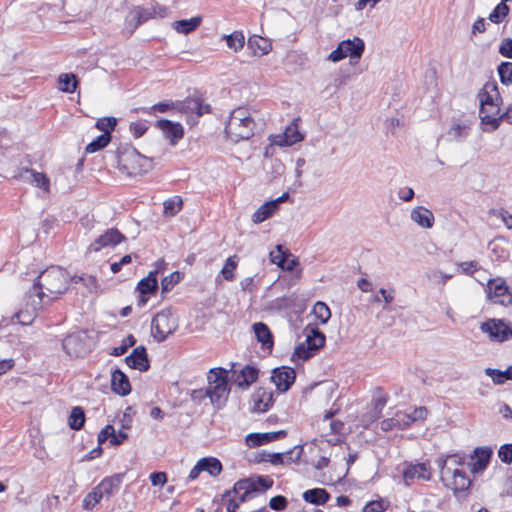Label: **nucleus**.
<instances>
[{"mask_svg":"<svg viewBox=\"0 0 512 512\" xmlns=\"http://www.w3.org/2000/svg\"><path fill=\"white\" fill-rule=\"evenodd\" d=\"M104 498L102 493L98 490L97 486L86 495L83 499V508L85 510H92Z\"/></svg>","mask_w":512,"mask_h":512,"instance_id":"nucleus-47","label":"nucleus"},{"mask_svg":"<svg viewBox=\"0 0 512 512\" xmlns=\"http://www.w3.org/2000/svg\"><path fill=\"white\" fill-rule=\"evenodd\" d=\"M298 119H295L289 126L286 127L283 134L277 135L274 138V143L278 146H292L304 139L303 134L299 131L297 124Z\"/></svg>","mask_w":512,"mask_h":512,"instance_id":"nucleus-18","label":"nucleus"},{"mask_svg":"<svg viewBox=\"0 0 512 512\" xmlns=\"http://www.w3.org/2000/svg\"><path fill=\"white\" fill-rule=\"evenodd\" d=\"M69 281L68 273L58 266H51L42 271L27 295L32 298L33 309L42 308L58 299L67 291Z\"/></svg>","mask_w":512,"mask_h":512,"instance_id":"nucleus-1","label":"nucleus"},{"mask_svg":"<svg viewBox=\"0 0 512 512\" xmlns=\"http://www.w3.org/2000/svg\"><path fill=\"white\" fill-rule=\"evenodd\" d=\"M498 456L504 463L512 462V444H504L498 451Z\"/></svg>","mask_w":512,"mask_h":512,"instance_id":"nucleus-63","label":"nucleus"},{"mask_svg":"<svg viewBox=\"0 0 512 512\" xmlns=\"http://www.w3.org/2000/svg\"><path fill=\"white\" fill-rule=\"evenodd\" d=\"M314 349H310V346L307 345V343L304 341L303 343L299 344L296 348H295V352L294 354L299 358V359H303V360H307L309 359L310 357H312L313 353H314Z\"/></svg>","mask_w":512,"mask_h":512,"instance_id":"nucleus-59","label":"nucleus"},{"mask_svg":"<svg viewBox=\"0 0 512 512\" xmlns=\"http://www.w3.org/2000/svg\"><path fill=\"white\" fill-rule=\"evenodd\" d=\"M464 464V458L458 454L448 455L445 459H440L438 461V465L441 468V465H445L446 467L459 468Z\"/></svg>","mask_w":512,"mask_h":512,"instance_id":"nucleus-54","label":"nucleus"},{"mask_svg":"<svg viewBox=\"0 0 512 512\" xmlns=\"http://www.w3.org/2000/svg\"><path fill=\"white\" fill-rule=\"evenodd\" d=\"M410 217L412 221L422 228L430 229L434 225L435 219L433 213L423 206H418L412 209Z\"/></svg>","mask_w":512,"mask_h":512,"instance_id":"nucleus-28","label":"nucleus"},{"mask_svg":"<svg viewBox=\"0 0 512 512\" xmlns=\"http://www.w3.org/2000/svg\"><path fill=\"white\" fill-rule=\"evenodd\" d=\"M430 466L427 463L410 464L403 471V480L409 485L415 479L429 480Z\"/></svg>","mask_w":512,"mask_h":512,"instance_id":"nucleus-19","label":"nucleus"},{"mask_svg":"<svg viewBox=\"0 0 512 512\" xmlns=\"http://www.w3.org/2000/svg\"><path fill=\"white\" fill-rule=\"evenodd\" d=\"M411 425V419L409 418L408 412L398 411L393 417L384 419L381 424V430L384 432L391 431L393 429L403 430Z\"/></svg>","mask_w":512,"mask_h":512,"instance_id":"nucleus-21","label":"nucleus"},{"mask_svg":"<svg viewBox=\"0 0 512 512\" xmlns=\"http://www.w3.org/2000/svg\"><path fill=\"white\" fill-rule=\"evenodd\" d=\"M248 44L255 51L259 50L261 55L268 54L271 49V44L266 39L258 36L250 37Z\"/></svg>","mask_w":512,"mask_h":512,"instance_id":"nucleus-45","label":"nucleus"},{"mask_svg":"<svg viewBox=\"0 0 512 512\" xmlns=\"http://www.w3.org/2000/svg\"><path fill=\"white\" fill-rule=\"evenodd\" d=\"M385 509L386 505L383 501L374 500L364 506L363 512H383Z\"/></svg>","mask_w":512,"mask_h":512,"instance_id":"nucleus-64","label":"nucleus"},{"mask_svg":"<svg viewBox=\"0 0 512 512\" xmlns=\"http://www.w3.org/2000/svg\"><path fill=\"white\" fill-rule=\"evenodd\" d=\"M111 141V135L108 133H103L102 135L98 136L95 140L90 142L86 148V153H95L97 151L102 150L105 148Z\"/></svg>","mask_w":512,"mask_h":512,"instance_id":"nucleus-43","label":"nucleus"},{"mask_svg":"<svg viewBox=\"0 0 512 512\" xmlns=\"http://www.w3.org/2000/svg\"><path fill=\"white\" fill-rule=\"evenodd\" d=\"M40 308H35L33 309V305H32V298H29L28 297V302H27V305H26V309L25 310H20L19 312H17L15 314V317L18 319V322L22 325H29L33 322L35 316H36V311L39 310Z\"/></svg>","mask_w":512,"mask_h":512,"instance_id":"nucleus-37","label":"nucleus"},{"mask_svg":"<svg viewBox=\"0 0 512 512\" xmlns=\"http://www.w3.org/2000/svg\"><path fill=\"white\" fill-rule=\"evenodd\" d=\"M119 166L128 176H138L152 170L153 160L129 148L119 156Z\"/></svg>","mask_w":512,"mask_h":512,"instance_id":"nucleus-5","label":"nucleus"},{"mask_svg":"<svg viewBox=\"0 0 512 512\" xmlns=\"http://www.w3.org/2000/svg\"><path fill=\"white\" fill-rule=\"evenodd\" d=\"M202 17L195 16L190 19H181L172 23L173 29L181 34H189L195 31L201 24Z\"/></svg>","mask_w":512,"mask_h":512,"instance_id":"nucleus-31","label":"nucleus"},{"mask_svg":"<svg viewBox=\"0 0 512 512\" xmlns=\"http://www.w3.org/2000/svg\"><path fill=\"white\" fill-rule=\"evenodd\" d=\"M258 378V370L252 366L244 367L236 376L235 382L239 387L247 388Z\"/></svg>","mask_w":512,"mask_h":512,"instance_id":"nucleus-34","label":"nucleus"},{"mask_svg":"<svg viewBox=\"0 0 512 512\" xmlns=\"http://www.w3.org/2000/svg\"><path fill=\"white\" fill-rule=\"evenodd\" d=\"M256 123L253 112L248 107H237L231 113L225 126L228 138L237 143L254 135Z\"/></svg>","mask_w":512,"mask_h":512,"instance_id":"nucleus-3","label":"nucleus"},{"mask_svg":"<svg viewBox=\"0 0 512 512\" xmlns=\"http://www.w3.org/2000/svg\"><path fill=\"white\" fill-rule=\"evenodd\" d=\"M178 328V317L171 308L158 312L152 319L151 334L157 342L164 341Z\"/></svg>","mask_w":512,"mask_h":512,"instance_id":"nucleus-6","label":"nucleus"},{"mask_svg":"<svg viewBox=\"0 0 512 512\" xmlns=\"http://www.w3.org/2000/svg\"><path fill=\"white\" fill-rule=\"evenodd\" d=\"M313 313L322 324H326L331 317V311L324 302H317L313 307Z\"/></svg>","mask_w":512,"mask_h":512,"instance_id":"nucleus-50","label":"nucleus"},{"mask_svg":"<svg viewBox=\"0 0 512 512\" xmlns=\"http://www.w3.org/2000/svg\"><path fill=\"white\" fill-rule=\"evenodd\" d=\"M488 298L494 303L509 305L512 303V292L502 279H494L488 282Z\"/></svg>","mask_w":512,"mask_h":512,"instance_id":"nucleus-11","label":"nucleus"},{"mask_svg":"<svg viewBox=\"0 0 512 512\" xmlns=\"http://www.w3.org/2000/svg\"><path fill=\"white\" fill-rule=\"evenodd\" d=\"M502 104H480L479 117L484 125L490 127L491 131L500 126V107Z\"/></svg>","mask_w":512,"mask_h":512,"instance_id":"nucleus-17","label":"nucleus"},{"mask_svg":"<svg viewBox=\"0 0 512 512\" xmlns=\"http://www.w3.org/2000/svg\"><path fill=\"white\" fill-rule=\"evenodd\" d=\"M174 107V104L172 102H161L158 104H155L151 107H141V108H135L134 112H143L148 114H156L159 113H165L166 111L172 109Z\"/></svg>","mask_w":512,"mask_h":512,"instance_id":"nucleus-48","label":"nucleus"},{"mask_svg":"<svg viewBox=\"0 0 512 512\" xmlns=\"http://www.w3.org/2000/svg\"><path fill=\"white\" fill-rule=\"evenodd\" d=\"M388 401V396L382 391L381 388H377L373 395L372 403L374 406V412L371 416V421H375L381 416L382 410Z\"/></svg>","mask_w":512,"mask_h":512,"instance_id":"nucleus-36","label":"nucleus"},{"mask_svg":"<svg viewBox=\"0 0 512 512\" xmlns=\"http://www.w3.org/2000/svg\"><path fill=\"white\" fill-rule=\"evenodd\" d=\"M125 236L117 229L111 228L100 235L90 246L89 250L98 252L105 247H114L124 241Z\"/></svg>","mask_w":512,"mask_h":512,"instance_id":"nucleus-14","label":"nucleus"},{"mask_svg":"<svg viewBox=\"0 0 512 512\" xmlns=\"http://www.w3.org/2000/svg\"><path fill=\"white\" fill-rule=\"evenodd\" d=\"M122 482V475L115 474L111 477L104 478L98 485V490L102 493L104 497L109 498L114 493L119 490V487Z\"/></svg>","mask_w":512,"mask_h":512,"instance_id":"nucleus-30","label":"nucleus"},{"mask_svg":"<svg viewBox=\"0 0 512 512\" xmlns=\"http://www.w3.org/2000/svg\"><path fill=\"white\" fill-rule=\"evenodd\" d=\"M135 344V338L132 335H128L124 340V344L115 347L113 349L112 355L121 356L124 355L128 349V347L133 346Z\"/></svg>","mask_w":512,"mask_h":512,"instance_id":"nucleus-60","label":"nucleus"},{"mask_svg":"<svg viewBox=\"0 0 512 512\" xmlns=\"http://www.w3.org/2000/svg\"><path fill=\"white\" fill-rule=\"evenodd\" d=\"M255 336L259 342L266 348H272L273 338L272 333L268 326L262 322L255 323L253 325Z\"/></svg>","mask_w":512,"mask_h":512,"instance_id":"nucleus-35","label":"nucleus"},{"mask_svg":"<svg viewBox=\"0 0 512 512\" xmlns=\"http://www.w3.org/2000/svg\"><path fill=\"white\" fill-rule=\"evenodd\" d=\"M179 280H180L179 272H173L170 275L166 276L161 282L162 291L163 292L170 291L175 286V284H177L179 282Z\"/></svg>","mask_w":512,"mask_h":512,"instance_id":"nucleus-56","label":"nucleus"},{"mask_svg":"<svg viewBox=\"0 0 512 512\" xmlns=\"http://www.w3.org/2000/svg\"><path fill=\"white\" fill-rule=\"evenodd\" d=\"M498 74L503 85L512 84V62H502L498 66Z\"/></svg>","mask_w":512,"mask_h":512,"instance_id":"nucleus-49","label":"nucleus"},{"mask_svg":"<svg viewBox=\"0 0 512 512\" xmlns=\"http://www.w3.org/2000/svg\"><path fill=\"white\" fill-rule=\"evenodd\" d=\"M167 15V8L162 6H151V7H134L125 18V29L132 34L138 26L145 23L149 19L156 17L163 18Z\"/></svg>","mask_w":512,"mask_h":512,"instance_id":"nucleus-7","label":"nucleus"},{"mask_svg":"<svg viewBox=\"0 0 512 512\" xmlns=\"http://www.w3.org/2000/svg\"><path fill=\"white\" fill-rule=\"evenodd\" d=\"M117 124V120L114 117H103L97 120L96 122V128L100 131H103V133L111 134V131L114 130V127Z\"/></svg>","mask_w":512,"mask_h":512,"instance_id":"nucleus-53","label":"nucleus"},{"mask_svg":"<svg viewBox=\"0 0 512 512\" xmlns=\"http://www.w3.org/2000/svg\"><path fill=\"white\" fill-rule=\"evenodd\" d=\"M71 280L74 281L75 283L82 282L90 292L97 291V279L92 275L73 277Z\"/></svg>","mask_w":512,"mask_h":512,"instance_id":"nucleus-55","label":"nucleus"},{"mask_svg":"<svg viewBox=\"0 0 512 512\" xmlns=\"http://www.w3.org/2000/svg\"><path fill=\"white\" fill-rule=\"evenodd\" d=\"M112 391L118 395L125 396L131 392L128 377L120 370H115L111 375Z\"/></svg>","mask_w":512,"mask_h":512,"instance_id":"nucleus-29","label":"nucleus"},{"mask_svg":"<svg viewBox=\"0 0 512 512\" xmlns=\"http://www.w3.org/2000/svg\"><path fill=\"white\" fill-rule=\"evenodd\" d=\"M164 213L166 215L174 216L177 212L180 211L182 201L181 199H172L164 202Z\"/></svg>","mask_w":512,"mask_h":512,"instance_id":"nucleus-57","label":"nucleus"},{"mask_svg":"<svg viewBox=\"0 0 512 512\" xmlns=\"http://www.w3.org/2000/svg\"><path fill=\"white\" fill-rule=\"evenodd\" d=\"M457 268L466 275H473L479 269L476 261H464L456 263Z\"/></svg>","mask_w":512,"mask_h":512,"instance_id":"nucleus-58","label":"nucleus"},{"mask_svg":"<svg viewBox=\"0 0 512 512\" xmlns=\"http://www.w3.org/2000/svg\"><path fill=\"white\" fill-rule=\"evenodd\" d=\"M158 287L157 279L154 272H150L147 277L143 278L138 284V290L141 294V303L145 304L147 299L144 297L145 294L153 293Z\"/></svg>","mask_w":512,"mask_h":512,"instance_id":"nucleus-33","label":"nucleus"},{"mask_svg":"<svg viewBox=\"0 0 512 512\" xmlns=\"http://www.w3.org/2000/svg\"><path fill=\"white\" fill-rule=\"evenodd\" d=\"M273 395L265 388H259L251 397L252 411L257 413L266 412L271 406Z\"/></svg>","mask_w":512,"mask_h":512,"instance_id":"nucleus-23","label":"nucleus"},{"mask_svg":"<svg viewBox=\"0 0 512 512\" xmlns=\"http://www.w3.org/2000/svg\"><path fill=\"white\" fill-rule=\"evenodd\" d=\"M492 456V450L487 447H478L474 450V456L472 457L471 472L476 474L483 471Z\"/></svg>","mask_w":512,"mask_h":512,"instance_id":"nucleus-27","label":"nucleus"},{"mask_svg":"<svg viewBox=\"0 0 512 512\" xmlns=\"http://www.w3.org/2000/svg\"><path fill=\"white\" fill-rule=\"evenodd\" d=\"M287 256H291V253H289L283 245H277L276 249L269 254L270 261L280 268L284 264Z\"/></svg>","mask_w":512,"mask_h":512,"instance_id":"nucleus-44","label":"nucleus"},{"mask_svg":"<svg viewBox=\"0 0 512 512\" xmlns=\"http://www.w3.org/2000/svg\"><path fill=\"white\" fill-rule=\"evenodd\" d=\"M509 7L506 3L500 2L494 10L489 14L488 19L496 24H499L508 15Z\"/></svg>","mask_w":512,"mask_h":512,"instance_id":"nucleus-46","label":"nucleus"},{"mask_svg":"<svg viewBox=\"0 0 512 512\" xmlns=\"http://www.w3.org/2000/svg\"><path fill=\"white\" fill-rule=\"evenodd\" d=\"M272 485L273 480L263 476L241 479L234 484L232 490L223 494V504L228 512H236L241 503L250 500L255 493L268 490Z\"/></svg>","mask_w":512,"mask_h":512,"instance_id":"nucleus-2","label":"nucleus"},{"mask_svg":"<svg viewBox=\"0 0 512 512\" xmlns=\"http://www.w3.org/2000/svg\"><path fill=\"white\" fill-rule=\"evenodd\" d=\"M307 345L310 346V349H314L317 351L325 344V336L322 332L316 329H310L307 331L306 340Z\"/></svg>","mask_w":512,"mask_h":512,"instance_id":"nucleus-39","label":"nucleus"},{"mask_svg":"<svg viewBox=\"0 0 512 512\" xmlns=\"http://www.w3.org/2000/svg\"><path fill=\"white\" fill-rule=\"evenodd\" d=\"M498 51L503 57L512 59V38H504L499 45Z\"/></svg>","mask_w":512,"mask_h":512,"instance_id":"nucleus-61","label":"nucleus"},{"mask_svg":"<svg viewBox=\"0 0 512 512\" xmlns=\"http://www.w3.org/2000/svg\"><path fill=\"white\" fill-rule=\"evenodd\" d=\"M441 480L444 485L453 490L454 493L466 492L472 485L469 476L460 468L446 467L441 465Z\"/></svg>","mask_w":512,"mask_h":512,"instance_id":"nucleus-8","label":"nucleus"},{"mask_svg":"<svg viewBox=\"0 0 512 512\" xmlns=\"http://www.w3.org/2000/svg\"><path fill=\"white\" fill-rule=\"evenodd\" d=\"M426 277L435 284L444 285L453 277V274H446L438 269H432L426 273Z\"/></svg>","mask_w":512,"mask_h":512,"instance_id":"nucleus-51","label":"nucleus"},{"mask_svg":"<svg viewBox=\"0 0 512 512\" xmlns=\"http://www.w3.org/2000/svg\"><path fill=\"white\" fill-rule=\"evenodd\" d=\"M471 129V121L465 119H455L450 123L445 133L446 140L452 143H462L470 135Z\"/></svg>","mask_w":512,"mask_h":512,"instance_id":"nucleus-12","label":"nucleus"},{"mask_svg":"<svg viewBox=\"0 0 512 512\" xmlns=\"http://www.w3.org/2000/svg\"><path fill=\"white\" fill-rule=\"evenodd\" d=\"M480 329L494 342H504L512 338V325L504 319H489L481 324Z\"/></svg>","mask_w":512,"mask_h":512,"instance_id":"nucleus-10","label":"nucleus"},{"mask_svg":"<svg viewBox=\"0 0 512 512\" xmlns=\"http://www.w3.org/2000/svg\"><path fill=\"white\" fill-rule=\"evenodd\" d=\"M156 126L163 132L164 136L170 140L172 145H175L177 141L183 137V128L179 123L162 119L157 121Z\"/></svg>","mask_w":512,"mask_h":512,"instance_id":"nucleus-25","label":"nucleus"},{"mask_svg":"<svg viewBox=\"0 0 512 512\" xmlns=\"http://www.w3.org/2000/svg\"><path fill=\"white\" fill-rule=\"evenodd\" d=\"M223 39L226 41L227 46L234 52H237L244 47L245 37L240 31H235L232 34L224 35Z\"/></svg>","mask_w":512,"mask_h":512,"instance_id":"nucleus-42","label":"nucleus"},{"mask_svg":"<svg viewBox=\"0 0 512 512\" xmlns=\"http://www.w3.org/2000/svg\"><path fill=\"white\" fill-rule=\"evenodd\" d=\"M59 90L66 93H73L77 87L76 76L72 73L61 74L58 78Z\"/></svg>","mask_w":512,"mask_h":512,"instance_id":"nucleus-40","label":"nucleus"},{"mask_svg":"<svg viewBox=\"0 0 512 512\" xmlns=\"http://www.w3.org/2000/svg\"><path fill=\"white\" fill-rule=\"evenodd\" d=\"M202 470L208 472L211 476L216 477L222 471L221 462L214 457H206L199 460Z\"/></svg>","mask_w":512,"mask_h":512,"instance_id":"nucleus-38","label":"nucleus"},{"mask_svg":"<svg viewBox=\"0 0 512 512\" xmlns=\"http://www.w3.org/2000/svg\"><path fill=\"white\" fill-rule=\"evenodd\" d=\"M15 178L27 182L35 187L43 189L45 192H49L50 180L46 174L37 172L33 169L22 168Z\"/></svg>","mask_w":512,"mask_h":512,"instance_id":"nucleus-16","label":"nucleus"},{"mask_svg":"<svg viewBox=\"0 0 512 512\" xmlns=\"http://www.w3.org/2000/svg\"><path fill=\"white\" fill-rule=\"evenodd\" d=\"M296 373L293 368L280 367L272 371L271 380L279 392H286L294 383Z\"/></svg>","mask_w":512,"mask_h":512,"instance_id":"nucleus-13","label":"nucleus"},{"mask_svg":"<svg viewBox=\"0 0 512 512\" xmlns=\"http://www.w3.org/2000/svg\"><path fill=\"white\" fill-rule=\"evenodd\" d=\"M302 497L307 503L324 505L330 499V494L325 489L314 488L306 490Z\"/></svg>","mask_w":512,"mask_h":512,"instance_id":"nucleus-32","label":"nucleus"},{"mask_svg":"<svg viewBox=\"0 0 512 512\" xmlns=\"http://www.w3.org/2000/svg\"><path fill=\"white\" fill-rule=\"evenodd\" d=\"M237 267L236 256H231L226 260L224 264L221 274L223 278L227 281H232L234 279V271Z\"/></svg>","mask_w":512,"mask_h":512,"instance_id":"nucleus-52","label":"nucleus"},{"mask_svg":"<svg viewBox=\"0 0 512 512\" xmlns=\"http://www.w3.org/2000/svg\"><path fill=\"white\" fill-rule=\"evenodd\" d=\"M479 103L502 104L503 100L495 81L486 82L477 94Z\"/></svg>","mask_w":512,"mask_h":512,"instance_id":"nucleus-20","label":"nucleus"},{"mask_svg":"<svg viewBox=\"0 0 512 512\" xmlns=\"http://www.w3.org/2000/svg\"><path fill=\"white\" fill-rule=\"evenodd\" d=\"M364 41L359 37L353 39H346L341 41L337 48L328 55V60L332 62H339L346 57L350 59L359 60L364 52Z\"/></svg>","mask_w":512,"mask_h":512,"instance_id":"nucleus-9","label":"nucleus"},{"mask_svg":"<svg viewBox=\"0 0 512 512\" xmlns=\"http://www.w3.org/2000/svg\"><path fill=\"white\" fill-rule=\"evenodd\" d=\"M84 422H85L84 410L79 406L72 408L69 419H68L69 427L73 430H80L83 427Z\"/></svg>","mask_w":512,"mask_h":512,"instance_id":"nucleus-41","label":"nucleus"},{"mask_svg":"<svg viewBox=\"0 0 512 512\" xmlns=\"http://www.w3.org/2000/svg\"><path fill=\"white\" fill-rule=\"evenodd\" d=\"M288 198L289 194L285 192L277 199L265 202L254 212L252 215V221L255 224H259L267 220L279 209V205L285 202Z\"/></svg>","mask_w":512,"mask_h":512,"instance_id":"nucleus-15","label":"nucleus"},{"mask_svg":"<svg viewBox=\"0 0 512 512\" xmlns=\"http://www.w3.org/2000/svg\"><path fill=\"white\" fill-rule=\"evenodd\" d=\"M285 434L283 430L266 433H251L246 436L245 442L248 447L254 448L280 439L284 437Z\"/></svg>","mask_w":512,"mask_h":512,"instance_id":"nucleus-22","label":"nucleus"},{"mask_svg":"<svg viewBox=\"0 0 512 512\" xmlns=\"http://www.w3.org/2000/svg\"><path fill=\"white\" fill-rule=\"evenodd\" d=\"M62 346L66 353L73 357H80L86 352L83 338L79 334L67 336L62 342Z\"/></svg>","mask_w":512,"mask_h":512,"instance_id":"nucleus-26","label":"nucleus"},{"mask_svg":"<svg viewBox=\"0 0 512 512\" xmlns=\"http://www.w3.org/2000/svg\"><path fill=\"white\" fill-rule=\"evenodd\" d=\"M126 364L139 371H147L149 369V360L144 346L136 347L133 352L125 358Z\"/></svg>","mask_w":512,"mask_h":512,"instance_id":"nucleus-24","label":"nucleus"},{"mask_svg":"<svg viewBox=\"0 0 512 512\" xmlns=\"http://www.w3.org/2000/svg\"><path fill=\"white\" fill-rule=\"evenodd\" d=\"M208 387L204 392L213 405L221 407L228 399L230 388L228 386V371L223 368L211 369L208 373Z\"/></svg>","mask_w":512,"mask_h":512,"instance_id":"nucleus-4","label":"nucleus"},{"mask_svg":"<svg viewBox=\"0 0 512 512\" xmlns=\"http://www.w3.org/2000/svg\"><path fill=\"white\" fill-rule=\"evenodd\" d=\"M269 506L271 509H273L275 511H282L287 506V500L284 496L277 495L270 499Z\"/></svg>","mask_w":512,"mask_h":512,"instance_id":"nucleus-62","label":"nucleus"}]
</instances>
